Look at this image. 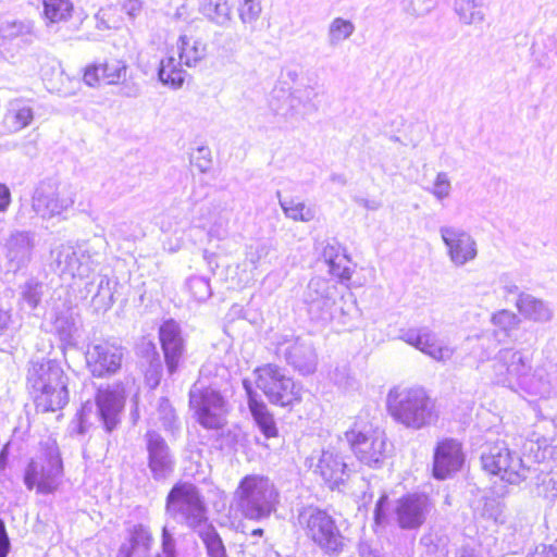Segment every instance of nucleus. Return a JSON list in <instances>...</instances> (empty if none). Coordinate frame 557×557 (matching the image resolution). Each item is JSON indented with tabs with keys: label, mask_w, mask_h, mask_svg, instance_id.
Here are the masks:
<instances>
[{
	"label": "nucleus",
	"mask_w": 557,
	"mask_h": 557,
	"mask_svg": "<svg viewBox=\"0 0 557 557\" xmlns=\"http://www.w3.org/2000/svg\"><path fill=\"white\" fill-rule=\"evenodd\" d=\"M205 15L216 24H224L230 21L232 5L228 0H207L203 4Z\"/></svg>",
	"instance_id": "30"
},
{
	"label": "nucleus",
	"mask_w": 557,
	"mask_h": 557,
	"mask_svg": "<svg viewBox=\"0 0 557 557\" xmlns=\"http://www.w3.org/2000/svg\"><path fill=\"white\" fill-rule=\"evenodd\" d=\"M330 273L341 281H348L351 276V270L348 267L349 260L344 253L336 252L327 256Z\"/></svg>",
	"instance_id": "32"
},
{
	"label": "nucleus",
	"mask_w": 557,
	"mask_h": 557,
	"mask_svg": "<svg viewBox=\"0 0 557 557\" xmlns=\"http://www.w3.org/2000/svg\"><path fill=\"white\" fill-rule=\"evenodd\" d=\"M386 408L394 420L410 429H422L437 421L435 403L421 386H396L386 398Z\"/></svg>",
	"instance_id": "2"
},
{
	"label": "nucleus",
	"mask_w": 557,
	"mask_h": 557,
	"mask_svg": "<svg viewBox=\"0 0 557 557\" xmlns=\"http://www.w3.org/2000/svg\"><path fill=\"white\" fill-rule=\"evenodd\" d=\"M35 117L29 100L15 98L8 102L2 124L8 133H17L29 126Z\"/></svg>",
	"instance_id": "18"
},
{
	"label": "nucleus",
	"mask_w": 557,
	"mask_h": 557,
	"mask_svg": "<svg viewBox=\"0 0 557 557\" xmlns=\"http://www.w3.org/2000/svg\"><path fill=\"white\" fill-rule=\"evenodd\" d=\"M284 358L296 371L301 374H309L314 371L315 363L311 352L298 339H286Z\"/></svg>",
	"instance_id": "23"
},
{
	"label": "nucleus",
	"mask_w": 557,
	"mask_h": 557,
	"mask_svg": "<svg viewBox=\"0 0 557 557\" xmlns=\"http://www.w3.org/2000/svg\"><path fill=\"white\" fill-rule=\"evenodd\" d=\"M26 384L37 412H55L69 401L67 376L54 359L32 361Z\"/></svg>",
	"instance_id": "1"
},
{
	"label": "nucleus",
	"mask_w": 557,
	"mask_h": 557,
	"mask_svg": "<svg viewBox=\"0 0 557 557\" xmlns=\"http://www.w3.org/2000/svg\"><path fill=\"white\" fill-rule=\"evenodd\" d=\"M474 9L473 5L471 4H467L466 7H461L460 8V18L463 20L465 23H471L472 22V17H473V12L472 10Z\"/></svg>",
	"instance_id": "44"
},
{
	"label": "nucleus",
	"mask_w": 557,
	"mask_h": 557,
	"mask_svg": "<svg viewBox=\"0 0 557 557\" xmlns=\"http://www.w3.org/2000/svg\"><path fill=\"white\" fill-rule=\"evenodd\" d=\"M442 237L448 247V253L456 264H465L476 256V246L471 236L454 228H445Z\"/></svg>",
	"instance_id": "16"
},
{
	"label": "nucleus",
	"mask_w": 557,
	"mask_h": 557,
	"mask_svg": "<svg viewBox=\"0 0 557 557\" xmlns=\"http://www.w3.org/2000/svg\"><path fill=\"white\" fill-rule=\"evenodd\" d=\"M253 385L268 401L280 408L292 410L302 400V387L277 364L269 362L258 366L253 372Z\"/></svg>",
	"instance_id": "5"
},
{
	"label": "nucleus",
	"mask_w": 557,
	"mask_h": 557,
	"mask_svg": "<svg viewBox=\"0 0 557 557\" xmlns=\"http://www.w3.org/2000/svg\"><path fill=\"white\" fill-rule=\"evenodd\" d=\"M146 440L148 467L154 478H163L172 469L169 447L164 438L153 431L146 433Z\"/></svg>",
	"instance_id": "17"
},
{
	"label": "nucleus",
	"mask_w": 557,
	"mask_h": 557,
	"mask_svg": "<svg viewBox=\"0 0 557 557\" xmlns=\"http://www.w3.org/2000/svg\"><path fill=\"white\" fill-rule=\"evenodd\" d=\"M388 497L386 494L380 496L374 508V523L380 525L386 521Z\"/></svg>",
	"instance_id": "36"
},
{
	"label": "nucleus",
	"mask_w": 557,
	"mask_h": 557,
	"mask_svg": "<svg viewBox=\"0 0 557 557\" xmlns=\"http://www.w3.org/2000/svg\"><path fill=\"white\" fill-rule=\"evenodd\" d=\"M183 65L180 59L176 60L173 55L165 57L161 60L158 71L160 81L172 87L181 86L185 79Z\"/></svg>",
	"instance_id": "26"
},
{
	"label": "nucleus",
	"mask_w": 557,
	"mask_h": 557,
	"mask_svg": "<svg viewBox=\"0 0 557 557\" xmlns=\"http://www.w3.org/2000/svg\"><path fill=\"white\" fill-rule=\"evenodd\" d=\"M123 347L109 341L94 345L86 355V366L94 377H107L122 368Z\"/></svg>",
	"instance_id": "12"
},
{
	"label": "nucleus",
	"mask_w": 557,
	"mask_h": 557,
	"mask_svg": "<svg viewBox=\"0 0 557 557\" xmlns=\"http://www.w3.org/2000/svg\"><path fill=\"white\" fill-rule=\"evenodd\" d=\"M73 205V200L72 199H69V200H62L60 203L58 201V199H49L48 202H47V206H50L51 209H50V212L51 214H54V213H60L61 211L67 209L70 206Z\"/></svg>",
	"instance_id": "42"
},
{
	"label": "nucleus",
	"mask_w": 557,
	"mask_h": 557,
	"mask_svg": "<svg viewBox=\"0 0 557 557\" xmlns=\"http://www.w3.org/2000/svg\"><path fill=\"white\" fill-rule=\"evenodd\" d=\"M281 207L289 219L299 222H309L313 219L314 212L302 201L296 198L281 200Z\"/></svg>",
	"instance_id": "29"
},
{
	"label": "nucleus",
	"mask_w": 557,
	"mask_h": 557,
	"mask_svg": "<svg viewBox=\"0 0 557 557\" xmlns=\"http://www.w3.org/2000/svg\"><path fill=\"white\" fill-rule=\"evenodd\" d=\"M409 3L418 12H429L434 7V0H409Z\"/></svg>",
	"instance_id": "43"
},
{
	"label": "nucleus",
	"mask_w": 557,
	"mask_h": 557,
	"mask_svg": "<svg viewBox=\"0 0 557 557\" xmlns=\"http://www.w3.org/2000/svg\"><path fill=\"white\" fill-rule=\"evenodd\" d=\"M354 32V25L351 22L335 18L330 27V35L332 40L339 41L348 38Z\"/></svg>",
	"instance_id": "34"
},
{
	"label": "nucleus",
	"mask_w": 557,
	"mask_h": 557,
	"mask_svg": "<svg viewBox=\"0 0 557 557\" xmlns=\"http://www.w3.org/2000/svg\"><path fill=\"white\" fill-rule=\"evenodd\" d=\"M95 401L107 431L111 432L117 423L119 413L124 408L123 396L112 389L104 388L96 393Z\"/></svg>",
	"instance_id": "20"
},
{
	"label": "nucleus",
	"mask_w": 557,
	"mask_h": 557,
	"mask_svg": "<svg viewBox=\"0 0 557 557\" xmlns=\"http://www.w3.org/2000/svg\"><path fill=\"white\" fill-rule=\"evenodd\" d=\"M520 312L525 319L532 321H546L550 318V312L546 306L536 299H525L520 305Z\"/></svg>",
	"instance_id": "31"
},
{
	"label": "nucleus",
	"mask_w": 557,
	"mask_h": 557,
	"mask_svg": "<svg viewBox=\"0 0 557 557\" xmlns=\"http://www.w3.org/2000/svg\"><path fill=\"white\" fill-rule=\"evenodd\" d=\"M248 396V408L252 419L260 432L265 438H275L278 436V428L273 412L269 409L268 405L257 398L249 385L245 384Z\"/></svg>",
	"instance_id": "19"
},
{
	"label": "nucleus",
	"mask_w": 557,
	"mask_h": 557,
	"mask_svg": "<svg viewBox=\"0 0 557 557\" xmlns=\"http://www.w3.org/2000/svg\"><path fill=\"white\" fill-rule=\"evenodd\" d=\"M264 533L263 529L257 528L251 531V535L253 536H262Z\"/></svg>",
	"instance_id": "46"
},
{
	"label": "nucleus",
	"mask_w": 557,
	"mask_h": 557,
	"mask_svg": "<svg viewBox=\"0 0 557 557\" xmlns=\"http://www.w3.org/2000/svg\"><path fill=\"white\" fill-rule=\"evenodd\" d=\"M530 557H557V547L554 545H541L535 548Z\"/></svg>",
	"instance_id": "41"
},
{
	"label": "nucleus",
	"mask_w": 557,
	"mask_h": 557,
	"mask_svg": "<svg viewBox=\"0 0 557 557\" xmlns=\"http://www.w3.org/2000/svg\"><path fill=\"white\" fill-rule=\"evenodd\" d=\"M406 341L437 361H446L453 355V349L443 346L435 335L429 332L409 333Z\"/></svg>",
	"instance_id": "22"
},
{
	"label": "nucleus",
	"mask_w": 557,
	"mask_h": 557,
	"mask_svg": "<svg viewBox=\"0 0 557 557\" xmlns=\"http://www.w3.org/2000/svg\"><path fill=\"white\" fill-rule=\"evenodd\" d=\"M433 507L431 497L425 493H411L401 496L395 507V519L403 530H417L426 521Z\"/></svg>",
	"instance_id": "11"
},
{
	"label": "nucleus",
	"mask_w": 557,
	"mask_h": 557,
	"mask_svg": "<svg viewBox=\"0 0 557 557\" xmlns=\"http://www.w3.org/2000/svg\"><path fill=\"white\" fill-rule=\"evenodd\" d=\"M237 510L246 520L260 521L277 510L280 493L270 478L262 474L244 475L234 492Z\"/></svg>",
	"instance_id": "3"
},
{
	"label": "nucleus",
	"mask_w": 557,
	"mask_h": 557,
	"mask_svg": "<svg viewBox=\"0 0 557 557\" xmlns=\"http://www.w3.org/2000/svg\"><path fill=\"white\" fill-rule=\"evenodd\" d=\"M299 523L309 541L323 554L337 556L345 549V536L335 518L325 509L310 507L299 513Z\"/></svg>",
	"instance_id": "6"
},
{
	"label": "nucleus",
	"mask_w": 557,
	"mask_h": 557,
	"mask_svg": "<svg viewBox=\"0 0 557 557\" xmlns=\"http://www.w3.org/2000/svg\"><path fill=\"white\" fill-rule=\"evenodd\" d=\"M127 65L119 59H107L87 65L83 73V81L90 87L101 84L116 85L126 79Z\"/></svg>",
	"instance_id": "14"
},
{
	"label": "nucleus",
	"mask_w": 557,
	"mask_h": 557,
	"mask_svg": "<svg viewBox=\"0 0 557 557\" xmlns=\"http://www.w3.org/2000/svg\"><path fill=\"white\" fill-rule=\"evenodd\" d=\"M346 467V463L339 455L333 448H329L322 450L317 463L315 472L325 481V483L333 487L343 482Z\"/></svg>",
	"instance_id": "21"
},
{
	"label": "nucleus",
	"mask_w": 557,
	"mask_h": 557,
	"mask_svg": "<svg viewBox=\"0 0 557 557\" xmlns=\"http://www.w3.org/2000/svg\"><path fill=\"white\" fill-rule=\"evenodd\" d=\"M44 17L51 24L67 22L74 12L70 0H42Z\"/></svg>",
	"instance_id": "27"
},
{
	"label": "nucleus",
	"mask_w": 557,
	"mask_h": 557,
	"mask_svg": "<svg viewBox=\"0 0 557 557\" xmlns=\"http://www.w3.org/2000/svg\"><path fill=\"white\" fill-rule=\"evenodd\" d=\"M198 535L208 557H228L223 539L212 524H208Z\"/></svg>",
	"instance_id": "28"
},
{
	"label": "nucleus",
	"mask_w": 557,
	"mask_h": 557,
	"mask_svg": "<svg viewBox=\"0 0 557 557\" xmlns=\"http://www.w3.org/2000/svg\"><path fill=\"white\" fill-rule=\"evenodd\" d=\"M153 537L149 530L143 525H135L131 531L127 544L120 547L122 557H133L134 555L147 556L152 547Z\"/></svg>",
	"instance_id": "25"
},
{
	"label": "nucleus",
	"mask_w": 557,
	"mask_h": 557,
	"mask_svg": "<svg viewBox=\"0 0 557 557\" xmlns=\"http://www.w3.org/2000/svg\"><path fill=\"white\" fill-rule=\"evenodd\" d=\"M508 319V320H513L515 319V315L508 311H500L498 312L495 317H494V320L496 319Z\"/></svg>",
	"instance_id": "45"
},
{
	"label": "nucleus",
	"mask_w": 557,
	"mask_h": 557,
	"mask_svg": "<svg viewBox=\"0 0 557 557\" xmlns=\"http://www.w3.org/2000/svg\"><path fill=\"white\" fill-rule=\"evenodd\" d=\"M465 462V454L460 442L443 438L436 443L433 455V476L446 480L459 471Z\"/></svg>",
	"instance_id": "13"
},
{
	"label": "nucleus",
	"mask_w": 557,
	"mask_h": 557,
	"mask_svg": "<svg viewBox=\"0 0 557 557\" xmlns=\"http://www.w3.org/2000/svg\"><path fill=\"white\" fill-rule=\"evenodd\" d=\"M166 511L180 513L185 521L196 527L207 521L206 506L195 485L188 482H176L165 498Z\"/></svg>",
	"instance_id": "10"
},
{
	"label": "nucleus",
	"mask_w": 557,
	"mask_h": 557,
	"mask_svg": "<svg viewBox=\"0 0 557 557\" xmlns=\"http://www.w3.org/2000/svg\"><path fill=\"white\" fill-rule=\"evenodd\" d=\"M188 406L196 422L207 430H219L226 424L227 400L210 385L195 384L188 393Z\"/></svg>",
	"instance_id": "9"
},
{
	"label": "nucleus",
	"mask_w": 557,
	"mask_h": 557,
	"mask_svg": "<svg viewBox=\"0 0 557 557\" xmlns=\"http://www.w3.org/2000/svg\"><path fill=\"white\" fill-rule=\"evenodd\" d=\"M63 473V460L57 445L53 444L27 462L23 481L28 491L49 495L58 491Z\"/></svg>",
	"instance_id": "7"
},
{
	"label": "nucleus",
	"mask_w": 557,
	"mask_h": 557,
	"mask_svg": "<svg viewBox=\"0 0 557 557\" xmlns=\"http://www.w3.org/2000/svg\"><path fill=\"white\" fill-rule=\"evenodd\" d=\"M237 11L244 23H253L262 11L260 0H238Z\"/></svg>",
	"instance_id": "33"
},
{
	"label": "nucleus",
	"mask_w": 557,
	"mask_h": 557,
	"mask_svg": "<svg viewBox=\"0 0 557 557\" xmlns=\"http://www.w3.org/2000/svg\"><path fill=\"white\" fill-rule=\"evenodd\" d=\"M178 59L185 66H194L206 55V45L193 34H181L176 41Z\"/></svg>",
	"instance_id": "24"
},
{
	"label": "nucleus",
	"mask_w": 557,
	"mask_h": 557,
	"mask_svg": "<svg viewBox=\"0 0 557 557\" xmlns=\"http://www.w3.org/2000/svg\"><path fill=\"white\" fill-rule=\"evenodd\" d=\"M12 201L11 191L10 188L3 184L0 183V212H5Z\"/></svg>",
	"instance_id": "40"
},
{
	"label": "nucleus",
	"mask_w": 557,
	"mask_h": 557,
	"mask_svg": "<svg viewBox=\"0 0 557 557\" xmlns=\"http://www.w3.org/2000/svg\"><path fill=\"white\" fill-rule=\"evenodd\" d=\"M191 164L200 172H205L211 164L210 151L207 148H198L191 153Z\"/></svg>",
	"instance_id": "35"
},
{
	"label": "nucleus",
	"mask_w": 557,
	"mask_h": 557,
	"mask_svg": "<svg viewBox=\"0 0 557 557\" xmlns=\"http://www.w3.org/2000/svg\"><path fill=\"white\" fill-rule=\"evenodd\" d=\"M38 285H26L22 293L23 299L32 307L36 308L40 302L41 294Z\"/></svg>",
	"instance_id": "38"
},
{
	"label": "nucleus",
	"mask_w": 557,
	"mask_h": 557,
	"mask_svg": "<svg viewBox=\"0 0 557 557\" xmlns=\"http://www.w3.org/2000/svg\"><path fill=\"white\" fill-rule=\"evenodd\" d=\"M450 189V183L446 174L440 173L434 182L433 194L437 198H445L448 196Z\"/></svg>",
	"instance_id": "37"
},
{
	"label": "nucleus",
	"mask_w": 557,
	"mask_h": 557,
	"mask_svg": "<svg viewBox=\"0 0 557 557\" xmlns=\"http://www.w3.org/2000/svg\"><path fill=\"white\" fill-rule=\"evenodd\" d=\"M344 437L359 462L370 468L380 467L393 451L385 432L360 418L344 432Z\"/></svg>",
	"instance_id": "4"
},
{
	"label": "nucleus",
	"mask_w": 557,
	"mask_h": 557,
	"mask_svg": "<svg viewBox=\"0 0 557 557\" xmlns=\"http://www.w3.org/2000/svg\"><path fill=\"white\" fill-rule=\"evenodd\" d=\"M10 539L4 522L0 519V557H7L10 552Z\"/></svg>",
	"instance_id": "39"
},
{
	"label": "nucleus",
	"mask_w": 557,
	"mask_h": 557,
	"mask_svg": "<svg viewBox=\"0 0 557 557\" xmlns=\"http://www.w3.org/2000/svg\"><path fill=\"white\" fill-rule=\"evenodd\" d=\"M159 342L170 373H174L184 352V342L178 324L170 319L159 329Z\"/></svg>",
	"instance_id": "15"
},
{
	"label": "nucleus",
	"mask_w": 557,
	"mask_h": 557,
	"mask_svg": "<svg viewBox=\"0 0 557 557\" xmlns=\"http://www.w3.org/2000/svg\"><path fill=\"white\" fill-rule=\"evenodd\" d=\"M481 468L491 478L506 485H517L525 480L529 468L522 458L505 441L488 445L481 455Z\"/></svg>",
	"instance_id": "8"
}]
</instances>
